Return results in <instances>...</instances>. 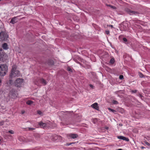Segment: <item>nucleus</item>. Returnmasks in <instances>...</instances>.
<instances>
[{
	"label": "nucleus",
	"instance_id": "obj_1",
	"mask_svg": "<svg viewBox=\"0 0 150 150\" xmlns=\"http://www.w3.org/2000/svg\"><path fill=\"white\" fill-rule=\"evenodd\" d=\"M17 68V66L16 65H14L12 66L11 73L10 75V77L12 78L20 76V72L19 71L16 70Z\"/></svg>",
	"mask_w": 150,
	"mask_h": 150
},
{
	"label": "nucleus",
	"instance_id": "obj_2",
	"mask_svg": "<svg viewBox=\"0 0 150 150\" xmlns=\"http://www.w3.org/2000/svg\"><path fill=\"white\" fill-rule=\"evenodd\" d=\"M7 66L4 64L0 65V76H4L5 75L7 71Z\"/></svg>",
	"mask_w": 150,
	"mask_h": 150
},
{
	"label": "nucleus",
	"instance_id": "obj_3",
	"mask_svg": "<svg viewBox=\"0 0 150 150\" xmlns=\"http://www.w3.org/2000/svg\"><path fill=\"white\" fill-rule=\"evenodd\" d=\"M8 36L5 31H1L0 33V39L2 40H6L8 38Z\"/></svg>",
	"mask_w": 150,
	"mask_h": 150
},
{
	"label": "nucleus",
	"instance_id": "obj_4",
	"mask_svg": "<svg viewBox=\"0 0 150 150\" xmlns=\"http://www.w3.org/2000/svg\"><path fill=\"white\" fill-rule=\"evenodd\" d=\"M23 82V79H17L15 82V86L17 87H20Z\"/></svg>",
	"mask_w": 150,
	"mask_h": 150
},
{
	"label": "nucleus",
	"instance_id": "obj_5",
	"mask_svg": "<svg viewBox=\"0 0 150 150\" xmlns=\"http://www.w3.org/2000/svg\"><path fill=\"white\" fill-rule=\"evenodd\" d=\"M68 137H69L70 138L74 139L77 138L78 137V135L76 134H70L67 135Z\"/></svg>",
	"mask_w": 150,
	"mask_h": 150
},
{
	"label": "nucleus",
	"instance_id": "obj_6",
	"mask_svg": "<svg viewBox=\"0 0 150 150\" xmlns=\"http://www.w3.org/2000/svg\"><path fill=\"white\" fill-rule=\"evenodd\" d=\"M91 106L93 108L97 110H98L99 109L98 104L96 103H95L94 104H92L91 105Z\"/></svg>",
	"mask_w": 150,
	"mask_h": 150
},
{
	"label": "nucleus",
	"instance_id": "obj_7",
	"mask_svg": "<svg viewBox=\"0 0 150 150\" xmlns=\"http://www.w3.org/2000/svg\"><path fill=\"white\" fill-rule=\"evenodd\" d=\"M38 125L41 128H44L47 126V124L45 123H43L42 122H38Z\"/></svg>",
	"mask_w": 150,
	"mask_h": 150
},
{
	"label": "nucleus",
	"instance_id": "obj_8",
	"mask_svg": "<svg viewBox=\"0 0 150 150\" xmlns=\"http://www.w3.org/2000/svg\"><path fill=\"white\" fill-rule=\"evenodd\" d=\"M16 17H15L13 18L10 21V23L14 24L16 23L17 21H16Z\"/></svg>",
	"mask_w": 150,
	"mask_h": 150
},
{
	"label": "nucleus",
	"instance_id": "obj_9",
	"mask_svg": "<svg viewBox=\"0 0 150 150\" xmlns=\"http://www.w3.org/2000/svg\"><path fill=\"white\" fill-rule=\"evenodd\" d=\"M8 46L7 44L6 43H4L2 45V47L4 50H6L8 49Z\"/></svg>",
	"mask_w": 150,
	"mask_h": 150
},
{
	"label": "nucleus",
	"instance_id": "obj_10",
	"mask_svg": "<svg viewBox=\"0 0 150 150\" xmlns=\"http://www.w3.org/2000/svg\"><path fill=\"white\" fill-rule=\"evenodd\" d=\"M40 81L41 83L44 85H46L47 83V82L46 81L43 79H40Z\"/></svg>",
	"mask_w": 150,
	"mask_h": 150
},
{
	"label": "nucleus",
	"instance_id": "obj_11",
	"mask_svg": "<svg viewBox=\"0 0 150 150\" xmlns=\"http://www.w3.org/2000/svg\"><path fill=\"white\" fill-rule=\"evenodd\" d=\"M2 50V48H0V59L2 58L4 56L3 53L1 52Z\"/></svg>",
	"mask_w": 150,
	"mask_h": 150
},
{
	"label": "nucleus",
	"instance_id": "obj_12",
	"mask_svg": "<svg viewBox=\"0 0 150 150\" xmlns=\"http://www.w3.org/2000/svg\"><path fill=\"white\" fill-rule=\"evenodd\" d=\"M130 15H137L139 14V13L137 11H132Z\"/></svg>",
	"mask_w": 150,
	"mask_h": 150
},
{
	"label": "nucleus",
	"instance_id": "obj_13",
	"mask_svg": "<svg viewBox=\"0 0 150 150\" xmlns=\"http://www.w3.org/2000/svg\"><path fill=\"white\" fill-rule=\"evenodd\" d=\"M106 5L107 6H109L110 7V8H112L113 9H116V7L115 6H113L112 5H111L110 4H106Z\"/></svg>",
	"mask_w": 150,
	"mask_h": 150
},
{
	"label": "nucleus",
	"instance_id": "obj_14",
	"mask_svg": "<svg viewBox=\"0 0 150 150\" xmlns=\"http://www.w3.org/2000/svg\"><path fill=\"white\" fill-rule=\"evenodd\" d=\"M33 103V101L31 100H28L26 102V103L28 105H30Z\"/></svg>",
	"mask_w": 150,
	"mask_h": 150
},
{
	"label": "nucleus",
	"instance_id": "obj_15",
	"mask_svg": "<svg viewBox=\"0 0 150 150\" xmlns=\"http://www.w3.org/2000/svg\"><path fill=\"white\" fill-rule=\"evenodd\" d=\"M53 137H54V139L55 140H56L59 137H60V136H59L56 135H54Z\"/></svg>",
	"mask_w": 150,
	"mask_h": 150
},
{
	"label": "nucleus",
	"instance_id": "obj_16",
	"mask_svg": "<svg viewBox=\"0 0 150 150\" xmlns=\"http://www.w3.org/2000/svg\"><path fill=\"white\" fill-rule=\"evenodd\" d=\"M126 11L128 13H129L130 14V13H131V10L129 9V8H126L125 9Z\"/></svg>",
	"mask_w": 150,
	"mask_h": 150
},
{
	"label": "nucleus",
	"instance_id": "obj_17",
	"mask_svg": "<svg viewBox=\"0 0 150 150\" xmlns=\"http://www.w3.org/2000/svg\"><path fill=\"white\" fill-rule=\"evenodd\" d=\"M37 113L40 115L42 116L43 115V113L40 110H38L37 111Z\"/></svg>",
	"mask_w": 150,
	"mask_h": 150
},
{
	"label": "nucleus",
	"instance_id": "obj_18",
	"mask_svg": "<svg viewBox=\"0 0 150 150\" xmlns=\"http://www.w3.org/2000/svg\"><path fill=\"white\" fill-rule=\"evenodd\" d=\"M114 62H115V60H114V59L113 58H112V59H110V63H111L112 64L114 63Z\"/></svg>",
	"mask_w": 150,
	"mask_h": 150
},
{
	"label": "nucleus",
	"instance_id": "obj_19",
	"mask_svg": "<svg viewBox=\"0 0 150 150\" xmlns=\"http://www.w3.org/2000/svg\"><path fill=\"white\" fill-rule=\"evenodd\" d=\"M108 110H109L110 111H111L113 113H115L116 112V110L113 109H112L110 108H108Z\"/></svg>",
	"mask_w": 150,
	"mask_h": 150
},
{
	"label": "nucleus",
	"instance_id": "obj_20",
	"mask_svg": "<svg viewBox=\"0 0 150 150\" xmlns=\"http://www.w3.org/2000/svg\"><path fill=\"white\" fill-rule=\"evenodd\" d=\"M123 140L126 141L127 142H129V139L128 138H126L124 137Z\"/></svg>",
	"mask_w": 150,
	"mask_h": 150
},
{
	"label": "nucleus",
	"instance_id": "obj_21",
	"mask_svg": "<svg viewBox=\"0 0 150 150\" xmlns=\"http://www.w3.org/2000/svg\"><path fill=\"white\" fill-rule=\"evenodd\" d=\"M124 137L122 136H118L117 137L118 139L123 140Z\"/></svg>",
	"mask_w": 150,
	"mask_h": 150
},
{
	"label": "nucleus",
	"instance_id": "obj_22",
	"mask_svg": "<svg viewBox=\"0 0 150 150\" xmlns=\"http://www.w3.org/2000/svg\"><path fill=\"white\" fill-rule=\"evenodd\" d=\"M86 67L87 69H90L91 67V66L88 65H86L84 67Z\"/></svg>",
	"mask_w": 150,
	"mask_h": 150
},
{
	"label": "nucleus",
	"instance_id": "obj_23",
	"mask_svg": "<svg viewBox=\"0 0 150 150\" xmlns=\"http://www.w3.org/2000/svg\"><path fill=\"white\" fill-rule=\"evenodd\" d=\"M112 103L114 104H117L118 103V102L117 101L115 100H113Z\"/></svg>",
	"mask_w": 150,
	"mask_h": 150
},
{
	"label": "nucleus",
	"instance_id": "obj_24",
	"mask_svg": "<svg viewBox=\"0 0 150 150\" xmlns=\"http://www.w3.org/2000/svg\"><path fill=\"white\" fill-rule=\"evenodd\" d=\"M74 142H72V143H67L66 144V146H69L70 145H71L72 144H74Z\"/></svg>",
	"mask_w": 150,
	"mask_h": 150
},
{
	"label": "nucleus",
	"instance_id": "obj_25",
	"mask_svg": "<svg viewBox=\"0 0 150 150\" xmlns=\"http://www.w3.org/2000/svg\"><path fill=\"white\" fill-rule=\"evenodd\" d=\"M67 70L69 71H70V72H72V69L69 67H68L67 68Z\"/></svg>",
	"mask_w": 150,
	"mask_h": 150
},
{
	"label": "nucleus",
	"instance_id": "obj_26",
	"mask_svg": "<svg viewBox=\"0 0 150 150\" xmlns=\"http://www.w3.org/2000/svg\"><path fill=\"white\" fill-rule=\"evenodd\" d=\"M8 132L12 134H14V132L12 130H10Z\"/></svg>",
	"mask_w": 150,
	"mask_h": 150
},
{
	"label": "nucleus",
	"instance_id": "obj_27",
	"mask_svg": "<svg viewBox=\"0 0 150 150\" xmlns=\"http://www.w3.org/2000/svg\"><path fill=\"white\" fill-rule=\"evenodd\" d=\"M51 63H49L50 65H53L54 64V62L52 60L50 61Z\"/></svg>",
	"mask_w": 150,
	"mask_h": 150
},
{
	"label": "nucleus",
	"instance_id": "obj_28",
	"mask_svg": "<svg viewBox=\"0 0 150 150\" xmlns=\"http://www.w3.org/2000/svg\"><path fill=\"white\" fill-rule=\"evenodd\" d=\"M137 90H132L131 91V92L132 93H136V92H137Z\"/></svg>",
	"mask_w": 150,
	"mask_h": 150
},
{
	"label": "nucleus",
	"instance_id": "obj_29",
	"mask_svg": "<svg viewBox=\"0 0 150 150\" xmlns=\"http://www.w3.org/2000/svg\"><path fill=\"white\" fill-rule=\"evenodd\" d=\"M123 78V76L122 75H120L119 76V79H122Z\"/></svg>",
	"mask_w": 150,
	"mask_h": 150
},
{
	"label": "nucleus",
	"instance_id": "obj_30",
	"mask_svg": "<svg viewBox=\"0 0 150 150\" xmlns=\"http://www.w3.org/2000/svg\"><path fill=\"white\" fill-rule=\"evenodd\" d=\"M123 41L125 42H126L127 41V39L126 38H123Z\"/></svg>",
	"mask_w": 150,
	"mask_h": 150
},
{
	"label": "nucleus",
	"instance_id": "obj_31",
	"mask_svg": "<svg viewBox=\"0 0 150 150\" xmlns=\"http://www.w3.org/2000/svg\"><path fill=\"white\" fill-rule=\"evenodd\" d=\"M28 130L29 131H31L35 129V128H28Z\"/></svg>",
	"mask_w": 150,
	"mask_h": 150
},
{
	"label": "nucleus",
	"instance_id": "obj_32",
	"mask_svg": "<svg viewBox=\"0 0 150 150\" xmlns=\"http://www.w3.org/2000/svg\"><path fill=\"white\" fill-rule=\"evenodd\" d=\"M105 33L106 34L108 35L109 34L110 32L109 30H106L105 31Z\"/></svg>",
	"mask_w": 150,
	"mask_h": 150
},
{
	"label": "nucleus",
	"instance_id": "obj_33",
	"mask_svg": "<svg viewBox=\"0 0 150 150\" xmlns=\"http://www.w3.org/2000/svg\"><path fill=\"white\" fill-rule=\"evenodd\" d=\"M145 143L148 146H150V144L147 142H145Z\"/></svg>",
	"mask_w": 150,
	"mask_h": 150
},
{
	"label": "nucleus",
	"instance_id": "obj_34",
	"mask_svg": "<svg viewBox=\"0 0 150 150\" xmlns=\"http://www.w3.org/2000/svg\"><path fill=\"white\" fill-rule=\"evenodd\" d=\"M138 96L141 98H142L143 97V96L140 93H139L138 94Z\"/></svg>",
	"mask_w": 150,
	"mask_h": 150
},
{
	"label": "nucleus",
	"instance_id": "obj_35",
	"mask_svg": "<svg viewBox=\"0 0 150 150\" xmlns=\"http://www.w3.org/2000/svg\"><path fill=\"white\" fill-rule=\"evenodd\" d=\"M140 75V77H141V78H142V77H143V74L142 73H140V75Z\"/></svg>",
	"mask_w": 150,
	"mask_h": 150
},
{
	"label": "nucleus",
	"instance_id": "obj_36",
	"mask_svg": "<svg viewBox=\"0 0 150 150\" xmlns=\"http://www.w3.org/2000/svg\"><path fill=\"white\" fill-rule=\"evenodd\" d=\"M89 86H90V87H91L92 88H94V86H93V85H92V84H90L89 85Z\"/></svg>",
	"mask_w": 150,
	"mask_h": 150
},
{
	"label": "nucleus",
	"instance_id": "obj_37",
	"mask_svg": "<svg viewBox=\"0 0 150 150\" xmlns=\"http://www.w3.org/2000/svg\"><path fill=\"white\" fill-rule=\"evenodd\" d=\"M25 112L24 110H22L21 111V113L22 114H23L25 113Z\"/></svg>",
	"mask_w": 150,
	"mask_h": 150
},
{
	"label": "nucleus",
	"instance_id": "obj_38",
	"mask_svg": "<svg viewBox=\"0 0 150 150\" xmlns=\"http://www.w3.org/2000/svg\"><path fill=\"white\" fill-rule=\"evenodd\" d=\"M1 78H0V86L1 85Z\"/></svg>",
	"mask_w": 150,
	"mask_h": 150
},
{
	"label": "nucleus",
	"instance_id": "obj_39",
	"mask_svg": "<svg viewBox=\"0 0 150 150\" xmlns=\"http://www.w3.org/2000/svg\"><path fill=\"white\" fill-rule=\"evenodd\" d=\"M141 148L142 149H144V148H145V147H144V146H142L141 147Z\"/></svg>",
	"mask_w": 150,
	"mask_h": 150
},
{
	"label": "nucleus",
	"instance_id": "obj_40",
	"mask_svg": "<svg viewBox=\"0 0 150 150\" xmlns=\"http://www.w3.org/2000/svg\"><path fill=\"white\" fill-rule=\"evenodd\" d=\"M117 150H122V149H118Z\"/></svg>",
	"mask_w": 150,
	"mask_h": 150
},
{
	"label": "nucleus",
	"instance_id": "obj_41",
	"mask_svg": "<svg viewBox=\"0 0 150 150\" xmlns=\"http://www.w3.org/2000/svg\"><path fill=\"white\" fill-rule=\"evenodd\" d=\"M86 150H92V149H87Z\"/></svg>",
	"mask_w": 150,
	"mask_h": 150
},
{
	"label": "nucleus",
	"instance_id": "obj_42",
	"mask_svg": "<svg viewBox=\"0 0 150 150\" xmlns=\"http://www.w3.org/2000/svg\"><path fill=\"white\" fill-rule=\"evenodd\" d=\"M110 26L111 27H113V26L112 25H110Z\"/></svg>",
	"mask_w": 150,
	"mask_h": 150
},
{
	"label": "nucleus",
	"instance_id": "obj_43",
	"mask_svg": "<svg viewBox=\"0 0 150 150\" xmlns=\"http://www.w3.org/2000/svg\"><path fill=\"white\" fill-rule=\"evenodd\" d=\"M3 125V124H1H1H0V125Z\"/></svg>",
	"mask_w": 150,
	"mask_h": 150
},
{
	"label": "nucleus",
	"instance_id": "obj_44",
	"mask_svg": "<svg viewBox=\"0 0 150 150\" xmlns=\"http://www.w3.org/2000/svg\"><path fill=\"white\" fill-rule=\"evenodd\" d=\"M1 141V139H0V142Z\"/></svg>",
	"mask_w": 150,
	"mask_h": 150
}]
</instances>
